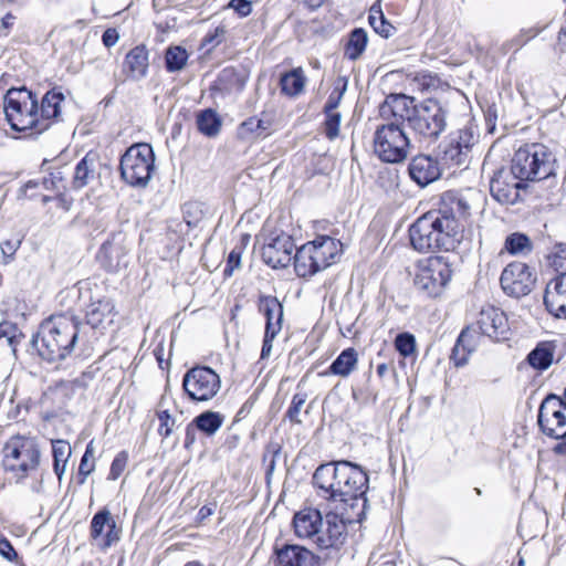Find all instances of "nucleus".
<instances>
[{"mask_svg":"<svg viewBox=\"0 0 566 566\" xmlns=\"http://www.w3.org/2000/svg\"><path fill=\"white\" fill-rule=\"evenodd\" d=\"M313 483L318 494L334 506L365 515L368 476L359 465L345 460L321 464L313 474Z\"/></svg>","mask_w":566,"mask_h":566,"instance_id":"1","label":"nucleus"},{"mask_svg":"<svg viewBox=\"0 0 566 566\" xmlns=\"http://www.w3.org/2000/svg\"><path fill=\"white\" fill-rule=\"evenodd\" d=\"M82 328L76 316L53 315L39 325L31 345L43 360L60 363L73 353Z\"/></svg>","mask_w":566,"mask_h":566,"instance_id":"2","label":"nucleus"},{"mask_svg":"<svg viewBox=\"0 0 566 566\" xmlns=\"http://www.w3.org/2000/svg\"><path fill=\"white\" fill-rule=\"evenodd\" d=\"M6 119L10 128L22 133L27 138H36L45 132L39 123V99L34 92L25 86L11 87L3 98Z\"/></svg>","mask_w":566,"mask_h":566,"instance_id":"3","label":"nucleus"},{"mask_svg":"<svg viewBox=\"0 0 566 566\" xmlns=\"http://www.w3.org/2000/svg\"><path fill=\"white\" fill-rule=\"evenodd\" d=\"M510 169L525 184L549 179L555 177L556 157L543 144H527L515 151Z\"/></svg>","mask_w":566,"mask_h":566,"instance_id":"4","label":"nucleus"},{"mask_svg":"<svg viewBox=\"0 0 566 566\" xmlns=\"http://www.w3.org/2000/svg\"><path fill=\"white\" fill-rule=\"evenodd\" d=\"M452 275L453 269L448 258L432 255L418 262L413 284L426 296L439 297L451 282Z\"/></svg>","mask_w":566,"mask_h":566,"instance_id":"5","label":"nucleus"},{"mask_svg":"<svg viewBox=\"0 0 566 566\" xmlns=\"http://www.w3.org/2000/svg\"><path fill=\"white\" fill-rule=\"evenodd\" d=\"M537 422L545 436L558 440L553 452L556 455L566 457L565 399L554 394L546 396L539 406Z\"/></svg>","mask_w":566,"mask_h":566,"instance_id":"6","label":"nucleus"},{"mask_svg":"<svg viewBox=\"0 0 566 566\" xmlns=\"http://www.w3.org/2000/svg\"><path fill=\"white\" fill-rule=\"evenodd\" d=\"M155 168L153 147L146 143L134 144L120 157L122 179L133 187H146Z\"/></svg>","mask_w":566,"mask_h":566,"instance_id":"7","label":"nucleus"},{"mask_svg":"<svg viewBox=\"0 0 566 566\" xmlns=\"http://www.w3.org/2000/svg\"><path fill=\"white\" fill-rule=\"evenodd\" d=\"M2 465L6 471L25 478L40 463L41 452L35 439L24 436L11 437L2 448Z\"/></svg>","mask_w":566,"mask_h":566,"instance_id":"8","label":"nucleus"},{"mask_svg":"<svg viewBox=\"0 0 566 566\" xmlns=\"http://www.w3.org/2000/svg\"><path fill=\"white\" fill-rule=\"evenodd\" d=\"M410 150V142L398 123H385L374 135V151L385 163L403 161Z\"/></svg>","mask_w":566,"mask_h":566,"instance_id":"9","label":"nucleus"},{"mask_svg":"<svg viewBox=\"0 0 566 566\" xmlns=\"http://www.w3.org/2000/svg\"><path fill=\"white\" fill-rule=\"evenodd\" d=\"M364 514L349 511L348 507L334 506L322 521L316 545L321 549L339 548L347 537V523L361 522Z\"/></svg>","mask_w":566,"mask_h":566,"instance_id":"10","label":"nucleus"},{"mask_svg":"<svg viewBox=\"0 0 566 566\" xmlns=\"http://www.w3.org/2000/svg\"><path fill=\"white\" fill-rule=\"evenodd\" d=\"M447 127V112L436 99L418 104L410 128L424 138H437Z\"/></svg>","mask_w":566,"mask_h":566,"instance_id":"11","label":"nucleus"},{"mask_svg":"<svg viewBox=\"0 0 566 566\" xmlns=\"http://www.w3.org/2000/svg\"><path fill=\"white\" fill-rule=\"evenodd\" d=\"M182 387L190 399L208 401L221 388L220 376L209 367H195L182 379Z\"/></svg>","mask_w":566,"mask_h":566,"instance_id":"12","label":"nucleus"},{"mask_svg":"<svg viewBox=\"0 0 566 566\" xmlns=\"http://www.w3.org/2000/svg\"><path fill=\"white\" fill-rule=\"evenodd\" d=\"M129 245L123 231L112 232L101 245L96 259L102 269L108 273H117L126 269L130 262Z\"/></svg>","mask_w":566,"mask_h":566,"instance_id":"13","label":"nucleus"},{"mask_svg":"<svg viewBox=\"0 0 566 566\" xmlns=\"http://www.w3.org/2000/svg\"><path fill=\"white\" fill-rule=\"evenodd\" d=\"M478 142L479 134L473 127L459 129L451 135L449 144L443 150V160L452 167H467Z\"/></svg>","mask_w":566,"mask_h":566,"instance_id":"14","label":"nucleus"},{"mask_svg":"<svg viewBox=\"0 0 566 566\" xmlns=\"http://www.w3.org/2000/svg\"><path fill=\"white\" fill-rule=\"evenodd\" d=\"M500 282L507 295L521 297L531 293L536 282V274L527 264L512 262L504 268Z\"/></svg>","mask_w":566,"mask_h":566,"instance_id":"15","label":"nucleus"},{"mask_svg":"<svg viewBox=\"0 0 566 566\" xmlns=\"http://www.w3.org/2000/svg\"><path fill=\"white\" fill-rule=\"evenodd\" d=\"M259 311L265 316V333L261 350V358L271 355L273 340L282 331L283 305L275 296L262 295L259 300Z\"/></svg>","mask_w":566,"mask_h":566,"instance_id":"16","label":"nucleus"},{"mask_svg":"<svg viewBox=\"0 0 566 566\" xmlns=\"http://www.w3.org/2000/svg\"><path fill=\"white\" fill-rule=\"evenodd\" d=\"M526 184L513 174L511 169L497 170L490 181L492 197L502 205H514L521 196V190Z\"/></svg>","mask_w":566,"mask_h":566,"instance_id":"17","label":"nucleus"},{"mask_svg":"<svg viewBox=\"0 0 566 566\" xmlns=\"http://www.w3.org/2000/svg\"><path fill=\"white\" fill-rule=\"evenodd\" d=\"M120 528L117 527L108 509L98 510L92 517L90 536L98 541L97 546L105 552L120 539Z\"/></svg>","mask_w":566,"mask_h":566,"instance_id":"18","label":"nucleus"},{"mask_svg":"<svg viewBox=\"0 0 566 566\" xmlns=\"http://www.w3.org/2000/svg\"><path fill=\"white\" fill-rule=\"evenodd\" d=\"M432 221L437 226L436 237L439 249L446 251L454 250L462 240V227L454 216H450L444 209L431 211Z\"/></svg>","mask_w":566,"mask_h":566,"instance_id":"19","label":"nucleus"},{"mask_svg":"<svg viewBox=\"0 0 566 566\" xmlns=\"http://www.w3.org/2000/svg\"><path fill=\"white\" fill-rule=\"evenodd\" d=\"M294 242L286 233L275 234L262 248L263 261L273 269L286 268L292 261Z\"/></svg>","mask_w":566,"mask_h":566,"instance_id":"20","label":"nucleus"},{"mask_svg":"<svg viewBox=\"0 0 566 566\" xmlns=\"http://www.w3.org/2000/svg\"><path fill=\"white\" fill-rule=\"evenodd\" d=\"M432 221L431 211L424 213L416 220L409 229L411 245L419 252H430L439 249L438 239L436 237L437 226Z\"/></svg>","mask_w":566,"mask_h":566,"instance_id":"21","label":"nucleus"},{"mask_svg":"<svg viewBox=\"0 0 566 566\" xmlns=\"http://www.w3.org/2000/svg\"><path fill=\"white\" fill-rule=\"evenodd\" d=\"M416 107L415 99L407 95H389L380 106V115L386 123H398L401 126L407 122L410 126Z\"/></svg>","mask_w":566,"mask_h":566,"instance_id":"22","label":"nucleus"},{"mask_svg":"<svg viewBox=\"0 0 566 566\" xmlns=\"http://www.w3.org/2000/svg\"><path fill=\"white\" fill-rule=\"evenodd\" d=\"M478 327L481 334L494 340L507 339L510 327L507 317L503 311L494 306L483 307L478 318Z\"/></svg>","mask_w":566,"mask_h":566,"instance_id":"23","label":"nucleus"},{"mask_svg":"<svg viewBox=\"0 0 566 566\" xmlns=\"http://www.w3.org/2000/svg\"><path fill=\"white\" fill-rule=\"evenodd\" d=\"M116 315L115 305L107 296L91 297L85 308V324L93 329H105L112 324Z\"/></svg>","mask_w":566,"mask_h":566,"instance_id":"24","label":"nucleus"},{"mask_svg":"<svg viewBox=\"0 0 566 566\" xmlns=\"http://www.w3.org/2000/svg\"><path fill=\"white\" fill-rule=\"evenodd\" d=\"M154 25L158 31L157 41L164 43L165 34L177 25V0H153Z\"/></svg>","mask_w":566,"mask_h":566,"instance_id":"25","label":"nucleus"},{"mask_svg":"<svg viewBox=\"0 0 566 566\" xmlns=\"http://www.w3.org/2000/svg\"><path fill=\"white\" fill-rule=\"evenodd\" d=\"M306 244L311 247V252L321 271L335 263L342 252V243L327 235L317 237Z\"/></svg>","mask_w":566,"mask_h":566,"instance_id":"26","label":"nucleus"},{"mask_svg":"<svg viewBox=\"0 0 566 566\" xmlns=\"http://www.w3.org/2000/svg\"><path fill=\"white\" fill-rule=\"evenodd\" d=\"M544 303L551 314L566 318V272L549 281L545 290Z\"/></svg>","mask_w":566,"mask_h":566,"instance_id":"27","label":"nucleus"},{"mask_svg":"<svg viewBox=\"0 0 566 566\" xmlns=\"http://www.w3.org/2000/svg\"><path fill=\"white\" fill-rule=\"evenodd\" d=\"M409 175L419 186L424 187L437 180L441 175V170L436 158L419 155L412 158L409 164Z\"/></svg>","mask_w":566,"mask_h":566,"instance_id":"28","label":"nucleus"},{"mask_svg":"<svg viewBox=\"0 0 566 566\" xmlns=\"http://www.w3.org/2000/svg\"><path fill=\"white\" fill-rule=\"evenodd\" d=\"M322 514L316 509H304L295 513L293 518L294 532L300 538L312 539L316 544L317 534L322 526Z\"/></svg>","mask_w":566,"mask_h":566,"instance_id":"29","label":"nucleus"},{"mask_svg":"<svg viewBox=\"0 0 566 566\" xmlns=\"http://www.w3.org/2000/svg\"><path fill=\"white\" fill-rule=\"evenodd\" d=\"M65 96L60 87L48 91L39 104V123L44 124L45 132L52 126L53 120L61 115V103Z\"/></svg>","mask_w":566,"mask_h":566,"instance_id":"30","label":"nucleus"},{"mask_svg":"<svg viewBox=\"0 0 566 566\" xmlns=\"http://www.w3.org/2000/svg\"><path fill=\"white\" fill-rule=\"evenodd\" d=\"M275 564L277 566H313L314 555L298 545H285L276 549Z\"/></svg>","mask_w":566,"mask_h":566,"instance_id":"31","label":"nucleus"},{"mask_svg":"<svg viewBox=\"0 0 566 566\" xmlns=\"http://www.w3.org/2000/svg\"><path fill=\"white\" fill-rule=\"evenodd\" d=\"M148 66V51L143 44L132 49L125 56L124 69L132 80L138 81L145 77Z\"/></svg>","mask_w":566,"mask_h":566,"instance_id":"32","label":"nucleus"},{"mask_svg":"<svg viewBox=\"0 0 566 566\" xmlns=\"http://www.w3.org/2000/svg\"><path fill=\"white\" fill-rule=\"evenodd\" d=\"M478 335L474 329L467 328L461 332L452 349L451 360L457 367L464 366L470 355L476 349Z\"/></svg>","mask_w":566,"mask_h":566,"instance_id":"33","label":"nucleus"},{"mask_svg":"<svg viewBox=\"0 0 566 566\" xmlns=\"http://www.w3.org/2000/svg\"><path fill=\"white\" fill-rule=\"evenodd\" d=\"M358 367V353L355 348L348 347L336 357L326 371L321 376H338L342 378L349 377Z\"/></svg>","mask_w":566,"mask_h":566,"instance_id":"34","label":"nucleus"},{"mask_svg":"<svg viewBox=\"0 0 566 566\" xmlns=\"http://www.w3.org/2000/svg\"><path fill=\"white\" fill-rule=\"evenodd\" d=\"M98 155L95 151H88L75 166L72 186L78 190L90 184L95 176Z\"/></svg>","mask_w":566,"mask_h":566,"instance_id":"35","label":"nucleus"},{"mask_svg":"<svg viewBox=\"0 0 566 566\" xmlns=\"http://www.w3.org/2000/svg\"><path fill=\"white\" fill-rule=\"evenodd\" d=\"M295 272L300 277L312 276L319 272V268L311 252V247L303 244L294 255Z\"/></svg>","mask_w":566,"mask_h":566,"instance_id":"36","label":"nucleus"},{"mask_svg":"<svg viewBox=\"0 0 566 566\" xmlns=\"http://www.w3.org/2000/svg\"><path fill=\"white\" fill-rule=\"evenodd\" d=\"M280 84L282 93L285 95L291 97L298 96L304 91L306 84V76L303 69L296 67L283 74Z\"/></svg>","mask_w":566,"mask_h":566,"instance_id":"37","label":"nucleus"},{"mask_svg":"<svg viewBox=\"0 0 566 566\" xmlns=\"http://www.w3.org/2000/svg\"><path fill=\"white\" fill-rule=\"evenodd\" d=\"M226 417L212 410L203 411L198 415L193 420L192 424L197 428V430L201 431L208 437L216 434V432L222 427Z\"/></svg>","mask_w":566,"mask_h":566,"instance_id":"38","label":"nucleus"},{"mask_svg":"<svg viewBox=\"0 0 566 566\" xmlns=\"http://www.w3.org/2000/svg\"><path fill=\"white\" fill-rule=\"evenodd\" d=\"M53 471L61 482L66 470V463L71 455V447L65 440L52 441Z\"/></svg>","mask_w":566,"mask_h":566,"instance_id":"39","label":"nucleus"},{"mask_svg":"<svg viewBox=\"0 0 566 566\" xmlns=\"http://www.w3.org/2000/svg\"><path fill=\"white\" fill-rule=\"evenodd\" d=\"M367 43V32L361 28L354 29L345 46V56L352 61L359 59L366 50Z\"/></svg>","mask_w":566,"mask_h":566,"instance_id":"40","label":"nucleus"},{"mask_svg":"<svg viewBox=\"0 0 566 566\" xmlns=\"http://www.w3.org/2000/svg\"><path fill=\"white\" fill-rule=\"evenodd\" d=\"M554 358V346L551 343H539L527 356L530 365L536 369H547Z\"/></svg>","mask_w":566,"mask_h":566,"instance_id":"41","label":"nucleus"},{"mask_svg":"<svg viewBox=\"0 0 566 566\" xmlns=\"http://www.w3.org/2000/svg\"><path fill=\"white\" fill-rule=\"evenodd\" d=\"M198 129L208 137H214L220 133L222 120L212 109H206L197 116Z\"/></svg>","mask_w":566,"mask_h":566,"instance_id":"42","label":"nucleus"},{"mask_svg":"<svg viewBox=\"0 0 566 566\" xmlns=\"http://www.w3.org/2000/svg\"><path fill=\"white\" fill-rule=\"evenodd\" d=\"M270 127V122L258 117H250L240 124L238 136L241 139L250 140L261 136Z\"/></svg>","mask_w":566,"mask_h":566,"instance_id":"43","label":"nucleus"},{"mask_svg":"<svg viewBox=\"0 0 566 566\" xmlns=\"http://www.w3.org/2000/svg\"><path fill=\"white\" fill-rule=\"evenodd\" d=\"M368 20L370 27L380 36L388 39L391 35H394L396 28L389 21L386 20L381 10L371 8Z\"/></svg>","mask_w":566,"mask_h":566,"instance_id":"44","label":"nucleus"},{"mask_svg":"<svg viewBox=\"0 0 566 566\" xmlns=\"http://www.w3.org/2000/svg\"><path fill=\"white\" fill-rule=\"evenodd\" d=\"M165 403H166V395H164L158 403V407H157V410H156V416L159 420V426H158V433L164 437V438H167L171 434L172 432V427L175 426V418L171 416L170 411L165 408Z\"/></svg>","mask_w":566,"mask_h":566,"instance_id":"45","label":"nucleus"},{"mask_svg":"<svg viewBox=\"0 0 566 566\" xmlns=\"http://www.w3.org/2000/svg\"><path fill=\"white\" fill-rule=\"evenodd\" d=\"M94 441L91 440L86 449L84 451V454L81 458L78 471H77V483L84 484L87 476L95 470V463H94Z\"/></svg>","mask_w":566,"mask_h":566,"instance_id":"46","label":"nucleus"},{"mask_svg":"<svg viewBox=\"0 0 566 566\" xmlns=\"http://www.w3.org/2000/svg\"><path fill=\"white\" fill-rule=\"evenodd\" d=\"M504 249L511 254H527L532 251V242L525 234L512 233L505 239Z\"/></svg>","mask_w":566,"mask_h":566,"instance_id":"47","label":"nucleus"},{"mask_svg":"<svg viewBox=\"0 0 566 566\" xmlns=\"http://www.w3.org/2000/svg\"><path fill=\"white\" fill-rule=\"evenodd\" d=\"M444 200L449 205V209L446 210L450 216L467 218L470 214L471 205L464 197L455 193H447Z\"/></svg>","mask_w":566,"mask_h":566,"instance_id":"48","label":"nucleus"},{"mask_svg":"<svg viewBox=\"0 0 566 566\" xmlns=\"http://www.w3.org/2000/svg\"><path fill=\"white\" fill-rule=\"evenodd\" d=\"M23 337L24 334L17 324L8 321L0 323V339L4 338L7 344L12 348L13 353L17 352V346Z\"/></svg>","mask_w":566,"mask_h":566,"instance_id":"49","label":"nucleus"},{"mask_svg":"<svg viewBox=\"0 0 566 566\" xmlns=\"http://www.w3.org/2000/svg\"><path fill=\"white\" fill-rule=\"evenodd\" d=\"M203 216H205V211H203L202 203L197 202V201H191V202L185 203V206L182 208V218H184L186 226L189 229L198 227V224L203 219Z\"/></svg>","mask_w":566,"mask_h":566,"instance_id":"50","label":"nucleus"},{"mask_svg":"<svg viewBox=\"0 0 566 566\" xmlns=\"http://www.w3.org/2000/svg\"><path fill=\"white\" fill-rule=\"evenodd\" d=\"M325 122H324V130L325 135L328 139L333 140L338 137L342 115L339 112H324Z\"/></svg>","mask_w":566,"mask_h":566,"instance_id":"51","label":"nucleus"},{"mask_svg":"<svg viewBox=\"0 0 566 566\" xmlns=\"http://www.w3.org/2000/svg\"><path fill=\"white\" fill-rule=\"evenodd\" d=\"M549 265L559 274L566 273V244L554 247L548 255Z\"/></svg>","mask_w":566,"mask_h":566,"instance_id":"52","label":"nucleus"},{"mask_svg":"<svg viewBox=\"0 0 566 566\" xmlns=\"http://www.w3.org/2000/svg\"><path fill=\"white\" fill-rule=\"evenodd\" d=\"M396 349L405 357L413 354L416 349V339L411 334L402 333L396 337Z\"/></svg>","mask_w":566,"mask_h":566,"instance_id":"53","label":"nucleus"},{"mask_svg":"<svg viewBox=\"0 0 566 566\" xmlns=\"http://www.w3.org/2000/svg\"><path fill=\"white\" fill-rule=\"evenodd\" d=\"M306 402V395L305 394H295L293 396L291 406L287 410V417L290 421L295 423H301L302 420L300 419V413Z\"/></svg>","mask_w":566,"mask_h":566,"instance_id":"54","label":"nucleus"},{"mask_svg":"<svg viewBox=\"0 0 566 566\" xmlns=\"http://www.w3.org/2000/svg\"><path fill=\"white\" fill-rule=\"evenodd\" d=\"M347 84L343 83L342 85H336L331 92L327 102L324 106V112H337V107L343 99V96L346 92Z\"/></svg>","mask_w":566,"mask_h":566,"instance_id":"55","label":"nucleus"},{"mask_svg":"<svg viewBox=\"0 0 566 566\" xmlns=\"http://www.w3.org/2000/svg\"><path fill=\"white\" fill-rule=\"evenodd\" d=\"M128 454L126 451H120L114 458L108 474L109 480H117L126 468Z\"/></svg>","mask_w":566,"mask_h":566,"instance_id":"56","label":"nucleus"},{"mask_svg":"<svg viewBox=\"0 0 566 566\" xmlns=\"http://www.w3.org/2000/svg\"><path fill=\"white\" fill-rule=\"evenodd\" d=\"M228 8L232 9L240 18H245L252 12V2L249 0H230Z\"/></svg>","mask_w":566,"mask_h":566,"instance_id":"57","label":"nucleus"},{"mask_svg":"<svg viewBox=\"0 0 566 566\" xmlns=\"http://www.w3.org/2000/svg\"><path fill=\"white\" fill-rule=\"evenodd\" d=\"M17 17L12 14L11 12H7L1 19H0V39L8 38L13 30V27L15 24Z\"/></svg>","mask_w":566,"mask_h":566,"instance_id":"58","label":"nucleus"},{"mask_svg":"<svg viewBox=\"0 0 566 566\" xmlns=\"http://www.w3.org/2000/svg\"><path fill=\"white\" fill-rule=\"evenodd\" d=\"M165 66L170 73L177 72V45L170 44L165 54Z\"/></svg>","mask_w":566,"mask_h":566,"instance_id":"59","label":"nucleus"},{"mask_svg":"<svg viewBox=\"0 0 566 566\" xmlns=\"http://www.w3.org/2000/svg\"><path fill=\"white\" fill-rule=\"evenodd\" d=\"M0 555L9 562H12L18 557L11 542L4 536L0 537Z\"/></svg>","mask_w":566,"mask_h":566,"instance_id":"60","label":"nucleus"},{"mask_svg":"<svg viewBox=\"0 0 566 566\" xmlns=\"http://www.w3.org/2000/svg\"><path fill=\"white\" fill-rule=\"evenodd\" d=\"M240 263H241V250L233 249L228 256V264L224 270V273L228 275H231L235 269L240 268Z\"/></svg>","mask_w":566,"mask_h":566,"instance_id":"61","label":"nucleus"},{"mask_svg":"<svg viewBox=\"0 0 566 566\" xmlns=\"http://www.w3.org/2000/svg\"><path fill=\"white\" fill-rule=\"evenodd\" d=\"M19 245H20V241L7 240V241L1 243L0 249H1V252L3 254V258L6 259V263L9 260H12V258L15 254Z\"/></svg>","mask_w":566,"mask_h":566,"instance_id":"62","label":"nucleus"},{"mask_svg":"<svg viewBox=\"0 0 566 566\" xmlns=\"http://www.w3.org/2000/svg\"><path fill=\"white\" fill-rule=\"evenodd\" d=\"M119 39V34L114 28L106 29L102 34V42L106 48L114 46Z\"/></svg>","mask_w":566,"mask_h":566,"instance_id":"63","label":"nucleus"},{"mask_svg":"<svg viewBox=\"0 0 566 566\" xmlns=\"http://www.w3.org/2000/svg\"><path fill=\"white\" fill-rule=\"evenodd\" d=\"M557 48L560 54L566 56V31L564 30L558 33Z\"/></svg>","mask_w":566,"mask_h":566,"instance_id":"64","label":"nucleus"}]
</instances>
